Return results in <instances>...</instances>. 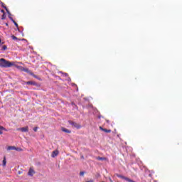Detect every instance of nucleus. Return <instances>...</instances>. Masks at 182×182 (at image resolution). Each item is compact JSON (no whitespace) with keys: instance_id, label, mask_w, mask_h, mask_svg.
I'll list each match as a JSON object with an SVG mask.
<instances>
[{"instance_id":"obj_1","label":"nucleus","mask_w":182,"mask_h":182,"mask_svg":"<svg viewBox=\"0 0 182 182\" xmlns=\"http://www.w3.org/2000/svg\"><path fill=\"white\" fill-rule=\"evenodd\" d=\"M11 66H14V63H11L5 58L0 59V67L1 68H11Z\"/></svg>"},{"instance_id":"obj_2","label":"nucleus","mask_w":182,"mask_h":182,"mask_svg":"<svg viewBox=\"0 0 182 182\" xmlns=\"http://www.w3.org/2000/svg\"><path fill=\"white\" fill-rule=\"evenodd\" d=\"M69 124L72 126L74 129H82V125L76 123L75 122L73 121H68Z\"/></svg>"},{"instance_id":"obj_3","label":"nucleus","mask_w":182,"mask_h":182,"mask_svg":"<svg viewBox=\"0 0 182 182\" xmlns=\"http://www.w3.org/2000/svg\"><path fill=\"white\" fill-rule=\"evenodd\" d=\"M117 177H118L119 178H122V180H125L126 181H128V182L132 181V179H130L124 176L120 175L119 173H117Z\"/></svg>"},{"instance_id":"obj_4","label":"nucleus","mask_w":182,"mask_h":182,"mask_svg":"<svg viewBox=\"0 0 182 182\" xmlns=\"http://www.w3.org/2000/svg\"><path fill=\"white\" fill-rule=\"evenodd\" d=\"M17 131L22 132L23 133H26V132H29V127H22V128H18Z\"/></svg>"},{"instance_id":"obj_5","label":"nucleus","mask_w":182,"mask_h":182,"mask_svg":"<svg viewBox=\"0 0 182 182\" xmlns=\"http://www.w3.org/2000/svg\"><path fill=\"white\" fill-rule=\"evenodd\" d=\"M35 174V170H33V168H30L28 170V176L30 177H33V176Z\"/></svg>"},{"instance_id":"obj_6","label":"nucleus","mask_w":182,"mask_h":182,"mask_svg":"<svg viewBox=\"0 0 182 182\" xmlns=\"http://www.w3.org/2000/svg\"><path fill=\"white\" fill-rule=\"evenodd\" d=\"M59 154V151L58 150H55L52 152L51 157L55 158Z\"/></svg>"},{"instance_id":"obj_7","label":"nucleus","mask_w":182,"mask_h":182,"mask_svg":"<svg viewBox=\"0 0 182 182\" xmlns=\"http://www.w3.org/2000/svg\"><path fill=\"white\" fill-rule=\"evenodd\" d=\"M100 130H102V132H105V133H112L111 129H105L102 127H100Z\"/></svg>"},{"instance_id":"obj_8","label":"nucleus","mask_w":182,"mask_h":182,"mask_svg":"<svg viewBox=\"0 0 182 182\" xmlns=\"http://www.w3.org/2000/svg\"><path fill=\"white\" fill-rule=\"evenodd\" d=\"M17 68L18 69H19L20 70H22L23 72H28V70H29L28 68H25L22 66H18Z\"/></svg>"},{"instance_id":"obj_9","label":"nucleus","mask_w":182,"mask_h":182,"mask_svg":"<svg viewBox=\"0 0 182 182\" xmlns=\"http://www.w3.org/2000/svg\"><path fill=\"white\" fill-rule=\"evenodd\" d=\"M16 146H10L7 148V150H16Z\"/></svg>"},{"instance_id":"obj_10","label":"nucleus","mask_w":182,"mask_h":182,"mask_svg":"<svg viewBox=\"0 0 182 182\" xmlns=\"http://www.w3.org/2000/svg\"><path fill=\"white\" fill-rule=\"evenodd\" d=\"M62 132H64L65 133H70V131L66 128H62Z\"/></svg>"},{"instance_id":"obj_11","label":"nucleus","mask_w":182,"mask_h":182,"mask_svg":"<svg viewBox=\"0 0 182 182\" xmlns=\"http://www.w3.org/2000/svg\"><path fill=\"white\" fill-rule=\"evenodd\" d=\"M1 6H2L3 8H4V9H6V12L9 14V15H11V13H9V11L8 9L6 8V6H5L4 5V3H2Z\"/></svg>"},{"instance_id":"obj_12","label":"nucleus","mask_w":182,"mask_h":182,"mask_svg":"<svg viewBox=\"0 0 182 182\" xmlns=\"http://www.w3.org/2000/svg\"><path fill=\"white\" fill-rule=\"evenodd\" d=\"M97 160H101V161H103V160H107L106 157H100V156H98L97 158Z\"/></svg>"},{"instance_id":"obj_13","label":"nucleus","mask_w":182,"mask_h":182,"mask_svg":"<svg viewBox=\"0 0 182 182\" xmlns=\"http://www.w3.org/2000/svg\"><path fill=\"white\" fill-rule=\"evenodd\" d=\"M5 166H6V159L4 157L3 160V166L5 167Z\"/></svg>"},{"instance_id":"obj_14","label":"nucleus","mask_w":182,"mask_h":182,"mask_svg":"<svg viewBox=\"0 0 182 182\" xmlns=\"http://www.w3.org/2000/svg\"><path fill=\"white\" fill-rule=\"evenodd\" d=\"M26 85H35V82H32V81H28L26 82Z\"/></svg>"},{"instance_id":"obj_15","label":"nucleus","mask_w":182,"mask_h":182,"mask_svg":"<svg viewBox=\"0 0 182 182\" xmlns=\"http://www.w3.org/2000/svg\"><path fill=\"white\" fill-rule=\"evenodd\" d=\"M11 38L13 39V41H19V39H18L15 36H11Z\"/></svg>"},{"instance_id":"obj_16","label":"nucleus","mask_w":182,"mask_h":182,"mask_svg":"<svg viewBox=\"0 0 182 182\" xmlns=\"http://www.w3.org/2000/svg\"><path fill=\"white\" fill-rule=\"evenodd\" d=\"M2 130H6L5 128L4 127H0V134H2Z\"/></svg>"},{"instance_id":"obj_17","label":"nucleus","mask_w":182,"mask_h":182,"mask_svg":"<svg viewBox=\"0 0 182 182\" xmlns=\"http://www.w3.org/2000/svg\"><path fill=\"white\" fill-rule=\"evenodd\" d=\"M85 173H86V172H85V171H81V172H80V176L81 177H83V176H85Z\"/></svg>"},{"instance_id":"obj_18","label":"nucleus","mask_w":182,"mask_h":182,"mask_svg":"<svg viewBox=\"0 0 182 182\" xmlns=\"http://www.w3.org/2000/svg\"><path fill=\"white\" fill-rule=\"evenodd\" d=\"M16 151H22V149H21V148H16Z\"/></svg>"},{"instance_id":"obj_19","label":"nucleus","mask_w":182,"mask_h":182,"mask_svg":"<svg viewBox=\"0 0 182 182\" xmlns=\"http://www.w3.org/2000/svg\"><path fill=\"white\" fill-rule=\"evenodd\" d=\"M6 49H7L6 46H3L2 50H6Z\"/></svg>"},{"instance_id":"obj_20","label":"nucleus","mask_w":182,"mask_h":182,"mask_svg":"<svg viewBox=\"0 0 182 182\" xmlns=\"http://www.w3.org/2000/svg\"><path fill=\"white\" fill-rule=\"evenodd\" d=\"M13 23H14L15 26H16L17 28H19V26L18 25V23H16L15 21Z\"/></svg>"},{"instance_id":"obj_21","label":"nucleus","mask_w":182,"mask_h":182,"mask_svg":"<svg viewBox=\"0 0 182 182\" xmlns=\"http://www.w3.org/2000/svg\"><path fill=\"white\" fill-rule=\"evenodd\" d=\"M9 19H11V21L12 22H15V20H14V18H13L12 17L9 16Z\"/></svg>"},{"instance_id":"obj_22","label":"nucleus","mask_w":182,"mask_h":182,"mask_svg":"<svg viewBox=\"0 0 182 182\" xmlns=\"http://www.w3.org/2000/svg\"><path fill=\"white\" fill-rule=\"evenodd\" d=\"M34 132H38V127L33 128Z\"/></svg>"},{"instance_id":"obj_23","label":"nucleus","mask_w":182,"mask_h":182,"mask_svg":"<svg viewBox=\"0 0 182 182\" xmlns=\"http://www.w3.org/2000/svg\"><path fill=\"white\" fill-rule=\"evenodd\" d=\"M93 113L95 114H97V113H99V111L95 110V112H93Z\"/></svg>"},{"instance_id":"obj_24","label":"nucleus","mask_w":182,"mask_h":182,"mask_svg":"<svg viewBox=\"0 0 182 182\" xmlns=\"http://www.w3.org/2000/svg\"><path fill=\"white\" fill-rule=\"evenodd\" d=\"M5 18H6L5 14H3V15H2V17H1V19L4 20V19H5Z\"/></svg>"},{"instance_id":"obj_25","label":"nucleus","mask_w":182,"mask_h":182,"mask_svg":"<svg viewBox=\"0 0 182 182\" xmlns=\"http://www.w3.org/2000/svg\"><path fill=\"white\" fill-rule=\"evenodd\" d=\"M1 12H2L3 14H5V11H4V10H1Z\"/></svg>"},{"instance_id":"obj_26","label":"nucleus","mask_w":182,"mask_h":182,"mask_svg":"<svg viewBox=\"0 0 182 182\" xmlns=\"http://www.w3.org/2000/svg\"><path fill=\"white\" fill-rule=\"evenodd\" d=\"M64 75H65V76H68V73H64Z\"/></svg>"},{"instance_id":"obj_27","label":"nucleus","mask_w":182,"mask_h":182,"mask_svg":"<svg viewBox=\"0 0 182 182\" xmlns=\"http://www.w3.org/2000/svg\"><path fill=\"white\" fill-rule=\"evenodd\" d=\"M18 174H21V171H18Z\"/></svg>"},{"instance_id":"obj_28","label":"nucleus","mask_w":182,"mask_h":182,"mask_svg":"<svg viewBox=\"0 0 182 182\" xmlns=\"http://www.w3.org/2000/svg\"><path fill=\"white\" fill-rule=\"evenodd\" d=\"M72 105H73H73H75V104H74V103H72Z\"/></svg>"},{"instance_id":"obj_29","label":"nucleus","mask_w":182,"mask_h":182,"mask_svg":"<svg viewBox=\"0 0 182 182\" xmlns=\"http://www.w3.org/2000/svg\"><path fill=\"white\" fill-rule=\"evenodd\" d=\"M92 110H95V108H94V107H92Z\"/></svg>"}]
</instances>
